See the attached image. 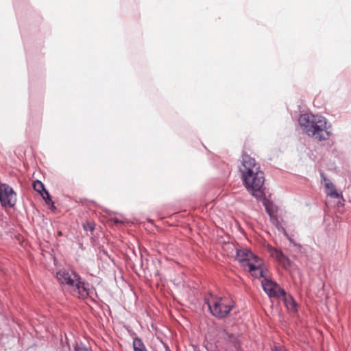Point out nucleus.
<instances>
[{
  "mask_svg": "<svg viewBox=\"0 0 351 351\" xmlns=\"http://www.w3.org/2000/svg\"><path fill=\"white\" fill-rule=\"evenodd\" d=\"M239 170L247 191L256 199L263 198L265 177L264 173L261 170L260 165L250 156L243 154Z\"/></svg>",
  "mask_w": 351,
  "mask_h": 351,
  "instance_id": "f257e3e1",
  "label": "nucleus"
},
{
  "mask_svg": "<svg viewBox=\"0 0 351 351\" xmlns=\"http://www.w3.org/2000/svg\"><path fill=\"white\" fill-rule=\"evenodd\" d=\"M298 121L303 132L318 141L328 140L332 134L331 124L323 116L303 114Z\"/></svg>",
  "mask_w": 351,
  "mask_h": 351,
  "instance_id": "f03ea898",
  "label": "nucleus"
},
{
  "mask_svg": "<svg viewBox=\"0 0 351 351\" xmlns=\"http://www.w3.org/2000/svg\"><path fill=\"white\" fill-rule=\"evenodd\" d=\"M58 281L74 296L85 299L90 296L93 290L90 285L72 270L61 269L56 274Z\"/></svg>",
  "mask_w": 351,
  "mask_h": 351,
  "instance_id": "7ed1b4c3",
  "label": "nucleus"
},
{
  "mask_svg": "<svg viewBox=\"0 0 351 351\" xmlns=\"http://www.w3.org/2000/svg\"><path fill=\"white\" fill-rule=\"evenodd\" d=\"M237 259L242 267L254 277L261 278L264 276L266 269L263 261L250 250L245 248L237 250Z\"/></svg>",
  "mask_w": 351,
  "mask_h": 351,
  "instance_id": "20e7f679",
  "label": "nucleus"
},
{
  "mask_svg": "<svg viewBox=\"0 0 351 351\" xmlns=\"http://www.w3.org/2000/svg\"><path fill=\"white\" fill-rule=\"evenodd\" d=\"M210 313L219 319L226 317L234 307V302L228 297H218L210 295L205 299Z\"/></svg>",
  "mask_w": 351,
  "mask_h": 351,
  "instance_id": "39448f33",
  "label": "nucleus"
},
{
  "mask_svg": "<svg viewBox=\"0 0 351 351\" xmlns=\"http://www.w3.org/2000/svg\"><path fill=\"white\" fill-rule=\"evenodd\" d=\"M0 202L3 206L12 207L16 202V195L13 189L5 183L0 184Z\"/></svg>",
  "mask_w": 351,
  "mask_h": 351,
  "instance_id": "423d86ee",
  "label": "nucleus"
},
{
  "mask_svg": "<svg viewBox=\"0 0 351 351\" xmlns=\"http://www.w3.org/2000/svg\"><path fill=\"white\" fill-rule=\"evenodd\" d=\"M262 287L269 297L278 298L285 295V291L272 280L264 279L262 281Z\"/></svg>",
  "mask_w": 351,
  "mask_h": 351,
  "instance_id": "0eeeda50",
  "label": "nucleus"
},
{
  "mask_svg": "<svg viewBox=\"0 0 351 351\" xmlns=\"http://www.w3.org/2000/svg\"><path fill=\"white\" fill-rule=\"evenodd\" d=\"M263 204L267 213L269 215L271 223L275 225L277 228L280 229V223L277 215V206L273 202L267 199H264Z\"/></svg>",
  "mask_w": 351,
  "mask_h": 351,
  "instance_id": "6e6552de",
  "label": "nucleus"
},
{
  "mask_svg": "<svg viewBox=\"0 0 351 351\" xmlns=\"http://www.w3.org/2000/svg\"><path fill=\"white\" fill-rule=\"evenodd\" d=\"M271 256L275 258L284 268L288 269L291 266L290 260L280 250L269 247L268 248Z\"/></svg>",
  "mask_w": 351,
  "mask_h": 351,
  "instance_id": "1a4fd4ad",
  "label": "nucleus"
},
{
  "mask_svg": "<svg viewBox=\"0 0 351 351\" xmlns=\"http://www.w3.org/2000/svg\"><path fill=\"white\" fill-rule=\"evenodd\" d=\"M322 178L325 184V187L327 189L326 194L332 197L337 198L339 195L337 192L334 184L323 174H321Z\"/></svg>",
  "mask_w": 351,
  "mask_h": 351,
  "instance_id": "9d476101",
  "label": "nucleus"
},
{
  "mask_svg": "<svg viewBox=\"0 0 351 351\" xmlns=\"http://www.w3.org/2000/svg\"><path fill=\"white\" fill-rule=\"evenodd\" d=\"M284 297V301L287 308L291 311H295L297 309L296 302L291 296H285V295Z\"/></svg>",
  "mask_w": 351,
  "mask_h": 351,
  "instance_id": "9b49d317",
  "label": "nucleus"
},
{
  "mask_svg": "<svg viewBox=\"0 0 351 351\" xmlns=\"http://www.w3.org/2000/svg\"><path fill=\"white\" fill-rule=\"evenodd\" d=\"M133 348L134 351H147L142 340L139 338L134 339Z\"/></svg>",
  "mask_w": 351,
  "mask_h": 351,
  "instance_id": "f8f14e48",
  "label": "nucleus"
},
{
  "mask_svg": "<svg viewBox=\"0 0 351 351\" xmlns=\"http://www.w3.org/2000/svg\"><path fill=\"white\" fill-rule=\"evenodd\" d=\"M33 187L34 190L39 193L40 195L43 193V192L46 191L44 184L39 180H36L34 182Z\"/></svg>",
  "mask_w": 351,
  "mask_h": 351,
  "instance_id": "ddd939ff",
  "label": "nucleus"
},
{
  "mask_svg": "<svg viewBox=\"0 0 351 351\" xmlns=\"http://www.w3.org/2000/svg\"><path fill=\"white\" fill-rule=\"evenodd\" d=\"M41 195L47 204H51L53 206V202L51 200L50 195L47 190L45 191L44 193H42Z\"/></svg>",
  "mask_w": 351,
  "mask_h": 351,
  "instance_id": "4468645a",
  "label": "nucleus"
},
{
  "mask_svg": "<svg viewBox=\"0 0 351 351\" xmlns=\"http://www.w3.org/2000/svg\"><path fill=\"white\" fill-rule=\"evenodd\" d=\"M271 351H287V349H285L283 347L275 346L271 348Z\"/></svg>",
  "mask_w": 351,
  "mask_h": 351,
  "instance_id": "2eb2a0df",
  "label": "nucleus"
},
{
  "mask_svg": "<svg viewBox=\"0 0 351 351\" xmlns=\"http://www.w3.org/2000/svg\"><path fill=\"white\" fill-rule=\"evenodd\" d=\"M75 351H88L86 348H81L79 346L75 347Z\"/></svg>",
  "mask_w": 351,
  "mask_h": 351,
  "instance_id": "dca6fc26",
  "label": "nucleus"
},
{
  "mask_svg": "<svg viewBox=\"0 0 351 351\" xmlns=\"http://www.w3.org/2000/svg\"><path fill=\"white\" fill-rule=\"evenodd\" d=\"M114 223H122L121 221H120V220H119L117 219H114Z\"/></svg>",
  "mask_w": 351,
  "mask_h": 351,
  "instance_id": "f3484780",
  "label": "nucleus"
}]
</instances>
